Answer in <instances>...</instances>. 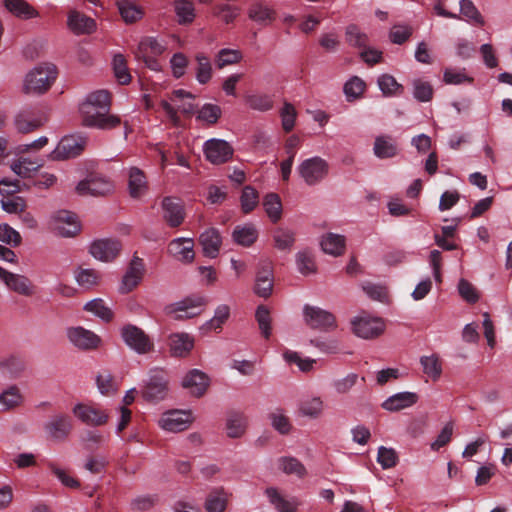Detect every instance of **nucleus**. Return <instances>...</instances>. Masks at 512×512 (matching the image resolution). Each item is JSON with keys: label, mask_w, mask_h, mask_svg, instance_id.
<instances>
[{"label": "nucleus", "mask_w": 512, "mask_h": 512, "mask_svg": "<svg viewBox=\"0 0 512 512\" xmlns=\"http://www.w3.org/2000/svg\"><path fill=\"white\" fill-rule=\"evenodd\" d=\"M243 58L239 49L223 48L216 55L215 62L218 68L239 63Z\"/></svg>", "instance_id": "3c124183"}, {"label": "nucleus", "mask_w": 512, "mask_h": 512, "mask_svg": "<svg viewBox=\"0 0 512 512\" xmlns=\"http://www.w3.org/2000/svg\"><path fill=\"white\" fill-rule=\"evenodd\" d=\"M87 144V138L81 134L64 136L55 149L50 153L51 160H65L74 158L82 153Z\"/></svg>", "instance_id": "0eeeda50"}, {"label": "nucleus", "mask_w": 512, "mask_h": 512, "mask_svg": "<svg viewBox=\"0 0 512 512\" xmlns=\"http://www.w3.org/2000/svg\"><path fill=\"white\" fill-rule=\"evenodd\" d=\"M362 289L370 299L379 301L382 303L388 302V289L386 286L371 283V282H366V283H363Z\"/></svg>", "instance_id": "680f3d73"}, {"label": "nucleus", "mask_w": 512, "mask_h": 512, "mask_svg": "<svg viewBox=\"0 0 512 512\" xmlns=\"http://www.w3.org/2000/svg\"><path fill=\"white\" fill-rule=\"evenodd\" d=\"M232 237L237 244L250 246L256 241L258 231L252 224L238 225L235 227Z\"/></svg>", "instance_id": "a19ab883"}, {"label": "nucleus", "mask_w": 512, "mask_h": 512, "mask_svg": "<svg viewBox=\"0 0 512 512\" xmlns=\"http://www.w3.org/2000/svg\"><path fill=\"white\" fill-rule=\"evenodd\" d=\"M303 319L313 329L329 330L336 327L334 315L317 306L305 305L303 307Z\"/></svg>", "instance_id": "ddd939ff"}, {"label": "nucleus", "mask_w": 512, "mask_h": 512, "mask_svg": "<svg viewBox=\"0 0 512 512\" xmlns=\"http://www.w3.org/2000/svg\"><path fill=\"white\" fill-rule=\"evenodd\" d=\"M170 352L175 357H185L194 347V338L185 332L173 333L169 336Z\"/></svg>", "instance_id": "b1692460"}, {"label": "nucleus", "mask_w": 512, "mask_h": 512, "mask_svg": "<svg viewBox=\"0 0 512 512\" xmlns=\"http://www.w3.org/2000/svg\"><path fill=\"white\" fill-rule=\"evenodd\" d=\"M181 385L191 395L201 397L209 386V378L201 370L192 369L182 378Z\"/></svg>", "instance_id": "aec40b11"}, {"label": "nucleus", "mask_w": 512, "mask_h": 512, "mask_svg": "<svg viewBox=\"0 0 512 512\" xmlns=\"http://www.w3.org/2000/svg\"><path fill=\"white\" fill-rule=\"evenodd\" d=\"M193 95L183 89H178L173 91L172 96L170 98L171 103L167 100H162L160 105L162 109L165 111L169 120L178 125L179 118L177 115V110H180L182 113L191 114L194 112V104L191 102L193 99Z\"/></svg>", "instance_id": "39448f33"}, {"label": "nucleus", "mask_w": 512, "mask_h": 512, "mask_svg": "<svg viewBox=\"0 0 512 512\" xmlns=\"http://www.w3.org/2000/svg\"><path fill=\"white\" fill-rule=\"evenodd\" d=\"M297 171L303 181L312 186L318 184L327 176L329 165L325 159L314 156L302 161L297 167Z\"/></svg>", "instance_id": "6e6552de"}, {"label": "nucleus", "mask_w": 512, "mask_h": 512, "mask_svg": "<svg viewBox=\"0 0 512 512\" xmlns=\"http://www.w3.org/2000/svg\"><path fill=\"white\" fill-rule=\"evenodd\" d=\"M230 316V308L226 304L218 305L214 311L213 317L205 322L201 327L204 331H215L221 330L223 324L228 320Z\"/></svg>", "instance_id": "58836bf2"}, {"label": "nucleus", "mask_w": 512, "mask_h": 512, "mask_svg": "<svg viewBox=\"0 0 512 512\" xmlns=\"http://www.w3.org/2000/svg\"><path fill=\"white\" fill-rule=\"evenodd\" d=\"M273 290V272L270 264H264L257 272L254 292L263 298L271 295Z\"/></svg>", "instance_id": "cd10ccee"}, {"label": "nucleus", "mask_w": 512, "mask_h": 512, "mask_svg": "<svg viewBox=\"0 0 512 512\" xmlns=\"http://www.w3.org/2000/svg\"><path fill=\"white\" fill-rule=\"evenodd\" d=\"M377 462L382 469H390L396 466L398 462V455L393 448L380 446L377 453Z\"/></svg>", "instance_id": "e2e57ef3"}, {"label": "nucleus", "mask_w": 512, "mask_h": 512, "mask_svg": "<svg viewBox=\"0 0 512 512\" xmlns=\"http://www.w3.org/2000/svg\"><path fill=\"white\" fill-rule=\"evenodd\" d=\"M269 418H270L272 427L280 434H288L291 431V429H292L291 422H290L288 416H286L283 413V411L277 410V411L271 413Z\"/></svg>", "instance_id": "774afa93"}, {"label": "nucleus", "mask_w": 512, "mask_h": 512, "mask_svg": "<svg viewBox=\"0 0 512 512\" xmlns=\"http://www.w3.org/2000/svg\"><path fill=\"white\" fill-rule=\"evenodd\" d=\"M377 84L384 96L391 97L395 96L403 90L401 84L389 74H382L378 77Z\"/></svg>", "instance_id": "603ef678"}, {"label": "nucleus", "mask_w": 512, "mask_h": 512, "mask_svg": "<svg viewBox=\"0 0 512 512\" xmlns=\"http://www.w3.org/2000/svg\"><path fill=\"white\" fill-rule=\"evenodd\" d=\"M345 237L336 233H327L322 236L320 241L321 249L324 253L331 256H340L345 250Z\"/></svg>", "instance_id": "f704fd0d"}, {"label": "nucleus", "mask_w": 512, "mask_h": 512, "mask_svg": "<svg viewBox=\"0 0 512 512\" xmlns=\"http://www.w3.org/2000/svg\"><path fill=\"white\" fill-rule=\"evenodd\" d=\"M114 75L120 84H127L131 80L126 60L122 54H115L112 59Z\"/></svg>", "instance_id": "13d9d810"}, {"label": "nucleus", "mask_w": 512, "mask_h": 512, "mask_svg": "<svg viewBox=\"0 0 512 512\" xmlns=\"http://www.w3.org/2000/svg\"><path fill=\"white\" fill-rule=\"evenodd\" d=\"M194 242L191 238H176L169 244L170 253L179 261L191 262L194 259Z\"/></svg>", "instance_id": "bb28decb"}, {"label": "nucleus", "mask_w": 512, "mask_h": 512, "mask_svg": "<svg viewBox=\"0 0 512 512\" xmlns=\"http://www.w3.org/2000/svg\"><path fill=\"white\" fill-rule=\"evenodd\" d=\"M111 97L107 90L88 93L79 104V114L83 126L100 130H110L121 124V118L110 114Z\"/></svg>", "instance_id": "f257e3e1"}, {"label": "nucleus", "mask_w": 512, "mask_h": 512, "mask_svg": "<svg viewBox=\"0 0 512 512\" xmlns=\"http://www.w3.org/2000/svg\"><path fill=\"white\" fill-rule=\"evenodd\" d=\"M255 318L258 323L261 334L265 338H269L272 333L269 310L265 306H258L255 313Z\"/></svg>", "instance_id": "338daca9"}, {"label": "nucleus", "mask_w": 512, "mask_h": 512, "mask_svg": "<svg viewBox=\"0 0 512 512\" xmlns=\"http://www.w3.org/2000/svg\"><path fill=\"white\" fill-rule=\"evenodd\" d=\"M67 25L77 35L89 34L96 29V23L92 18L75 10L68 14Z\"/></svg>", "instance_id": "a878e982"}, {"label": "nucleus", "mask_w": 512, "mask_h": 512, "mask_svg": "<svg viewBox=\"0 0 512 512\" xmlns=\"http://www.w3.org/2000/svg\"><path fill=\"white\" fill-rule=\"evenodd\" d=\"M96 384L102 395H109L117 391V383L108 370H102L96 377Z\"/></svg>", "instance_id": "052dcab7"}, {"label": "nucleus", "mask_w": 512, "mask_h": 512, "mask_svg": "<svg viewBox=\"0 0 512 512\" xmlns=\"http://www.w3.org/2000/svg\"><path fill=\"white\" fill-rule=\"evenodd\" d=\"M418 400L419 396L417 393L403 391L389 396L382 402L381 407L388 412H398L414 406Z\"/></svg>", "instance_id": "4be33fe9"}, {"label": "nucleus", "mask_w": 512, "mask_h": 512, "mask_svg": "<svg viewBox=\"0 0 512 512\" xmlns=\"http://www.w3.org/2000/svg\"><path fill=\"white\" fill-rule=\"evenodd\" d=\"M264 493L277 512H296L300 504L295 496L285 495L276 487H268Z\"/></svg>", "instance_id": "6ab92c4d"}, {"label": "nucleus", "mask_w": 512, "mask_h": 512, "mask_svg": "<svg viewBox=\"0 0 512 512\" xmlns=\"http://www.w3.org/2000/svg\"><path fill=\"white\" fill-rule=\"evenodd\" d=\"M124 343L138 354H146L153 349V342L139 327L128 324L121 328Z\"/></svg>", "instance_id": "9d476101"}, {"label": "nucleus", "mask_w": 512, "mask_h": 512, "mask_svg": "<svg viewBox=\"0 0 512 512\" xmlns=\"http://www.w3.org/2000/svg\"><path fill=\"white\" fill-rule=\"evenodd\" d=\"M121 248L120 241L115 238H100L90 243L89 252L96 260L111 262L118 256Z\"/></svg>", "instance_id": "4468645a"}, {"label": "nucleus", "mask_w": 512, "mask_h": 512, "mask_svg": "<svg viewBox=\"0 0 512 512\" xmlns=\"http://www.w3.org/2000/svg\"><path fill=\"white\" fill-rule=\"evenodd\" d=\"M228 497L223 491H215L208 495L205 500L207 512H224L227 507Z\"/></svg>", "instance_id": "864d4df0"}, {"label": "nucleus", "mask_w": 512, "mask_h": 512, "mask_svg": "<svg viewBox=\"0 0 512 512\" xmlns=\"http://www.w3.org/2000/svg\"><path fill=\"white\" fill-rule=\"evenodd\" d=\"M346 43L354 48H365L369 43V36L355 24H349L345 29Z\"/></svg>", "instance_id": "37998d69"}, {"label": "nucleus", "mask_w": 512, "mask_h": 512, "mask_svg": "<svg viewBox=\"0 0 512 512\" xmlns=\"http://www.w3.org/2000/svg\"><path fill=\"white\" fill-rule=\"evenodd\" d=\"M128 191L132 198H141L148 191L146 176L137 167H130L128 169Z\"/></svg>", "instance_id": "393cba45"}, {"label": "nucleus", "mask_w": 512, "mask_h": 512, "mask_svg": "<svg viewBox=\"0 0 512 512\" xmlns=\"http://www.w3.org/2000/svg\"><path fill=\"white\" fill-rule=\"evenodd\" d=\"M422 372L431 381H438L442 375L443 366L442 361L438 354L432 353L430 355H422L419 358Z\"/></svg>", "instance_id": "7c9ffc66"}, {"label": "nucleus", "mask_w": 512, "mask_h": 512, "mask_svg": "<svg viewBox=\"0 0 512 512\" xmlns=\"http://www.w3.org/2000/svg\"><path fill=\"white\" fill-rule=\"evenodd\" d=\"M203 152L210 163L222 164L232 158L234 150L226 140L211 138L204 142Z\"/></svg>", "instance_id": "f8f14e48"}, {"label": "nucleus", "mask_w": 512, "mask_h": 512, "mask_svg": "<svg viewBox=\"0 0 512 512\" xmlns=\"http://www.w3.org/2000/svg\"><path fill=\"white\" fill-rule=\"evenodd\" d=\"M162 216L171 227L182 224L185 212L180 199L176 197H165L161 202Z\"/></svg>", "instance_id": "412c9836"}, {"label": "nucleus", "mask_w": 512, "mask_h": 512, "mask_svg": "<svg viewBox=\"0 0 512 512\" xmlns=\"http://www.w3.org/2000/svg\"><path fill=\"white\" fill-rule=\"evenodd\" d=\"M352 332L362 339H373L385 330V322L381 317L361 312L351 319Z\"/></svg>", "instance_id": "20e7f679"}, {"label": "nucleus", "mask_w": 512, "mask_h": 512, "mask_svg": "<svg viewBox=\"0 0 512 512\" xmlns=\"http://www.w3.org/2000/svg\"><path fill=\"white\" fill-rule=\"evenodd\" d=\"M373 151L376 157L391 158L397 154V145L390 136H378L375 139Z\"/></svg>", "instance_id": "4c0bfd02"}, {"label": "nucleus", "mask_w": 512, "mask_h": 512, "mask_svg": "<svg viewBox=\"0 0 512 512\" xmlns=\"http://www.w3.org/2000/svg\"><path fill=\"white\" fill-rule=\"evenodd\" d=\"M2 281L10 290L20 295L31 296L34 293V287L26 276L8 272Z\"/></svg>", "instance_id": "c756f323"}, {"label": "nucleus", "mask_w": 512, "mask_h": 512, "mask_svg": "<svg viewBox=\"0 0 512 512\" xmlns=\"http://www.w3.org/2000/svg\"><path fill=\"white\" fill-rule=\"evenodd\" d=\"M298 410L303 417L318 419L324 413L325 403L319 396H310L300 402Z\"/></svg>", "instance_id": "473e14b6"}, {"label": "nucleus", "mask_w": 512, "mask_h": 512, "mask_svg": "<svg viewBox=\"0 0 512 512\" xmlns=\"http://www.w3.org/2000/svg\"><path fill=\"white\" fill-rule=\"evenodd\" d=\"M72 420L66 414L58 413L44 424L46 434L53 440H64L72 431Z\"/></svg>", "instance_id": "a211bd4d"}, {"label": "nucleus", "mask_w": 512, "mask_h": 512, "mask_svg": "<svg viewBox=\"0 0 512 512\" xmlns=\"http://www.w3.org/2000/svg\"><path fill=\"white\" fill-rule=\"evenodd\" d=\"M246 104L253 110L266 112L273 108V98L268 94H251L246 97Z\"/></svg>", "instance_id": "6e6d98bb"}, {"label": "nucleus", "mask_w": 512, "mask_h": 512, "mask_svg": "<svg viewBox=\"0 0 512 512\" xmlns=\"http://www.w3.org/2000/svg\"><path fill=\"white\" fill-rule=\"evenodd\" d=\"M247 419L243 413L231 412L226 419V432L231 438L241 437L246 429Z\"/></svg>", "instance_id": "e433bc0d"}, {"label": "nucleus", "mask_w": 512, "mask_h": 512, "mask_svg": "<svg viewBox=\"0 0 512 512\" xmlns=\"http://www.w3.org/2000/svg\"><path fill=\"white\" fill-rule=\"evenodd\" d=\"M203 253L209 258H215L222 243L220 233L215 228H209L200 235Z\"/></svg>", "instance_id": "c85d7f7f"}, {"label": "nucleus", "mask_w": 512, "mask_h": 512, "mask_svg": "<svg viewBox=\"0 0 512 512\" xmlns=\"http://www.w3.org/2000/svg\"><path fill=\"white\" fill-rule=\"evenodd\" d=\"M443 80L446 84L449 85H461V84H471L473 83V77L466 74V70L456 69V68H447L443 74Z\"/></svg>", "instance_id": "4d7b16f0"}, {"label": "nucleus", "mask_w": 512, "mask_h": 512, "mask_svg": "<svg viewBox=\"0 0 512 512\" xmlns=\"http://www.w3.org/2000/svg\"><path fill=\"white\" fill-rule=\"evenodd\" d=\"M174 10L179 24H190L195 19V8L193 2L189 0H176Z\"/></svg>", "instance_id": "a18cd8bd"}, {"label": "nucleus", "mask_w": 512, "mask_h": 512, "mask_svg": "<svg viewBox=\"0 0 512 512\" xmlns=\"http://www.w3.org/2000/svg\"><path fill=\"white\" fill-rule=\"evenodd\" d=\"M144 273V265L141 259L134 258L124 274L119 291L122 294L132 291L142 280Z\"/></svg>", "instance_id": "5701e85b"}, {"label": "nucleus", "mask_w": 512, "mask_h": 512, "mask_svg": "<svg viewBox=\"0 0 512 512\" xmlns=\"http://www.w3.org/2000/svg\"><path fill=\"white\" fill-rule=\"evenodd\" d=\"M72 413L78 420L89 426L104 425L109 419L105 411L84 403L74 405Z\"/></svg>", "instance_id": "f3484780"}, {"label": "nucleus", "mask_w": 512, "mask_h": 512, "mask_svg": "<svg viewBox=\"0 0 512 512\" xmlns=\"http://www.w3.org/2000/svg\"><path fill=\"white\" fill-rule=\"evenodd\" d=\"M83 309L105 323L111 322L114 318L112 308L102 298H94L88 301L83 306Z\"/></svg>", "instance_id": "72a5a7b5"}, {"label": "nucleus", "mask_w": 512, "mask_h": 512, "mask_svg": "<svg viewBox=\"0 0 512 512\" xmlns=\"http://www.w3.org/2000/svg\"><path fill=\"white\" fill-rule=\"evenodd\" d=\"M204 303L201 296L188 297L167 306L166 313L174 315L175 319L191 318L201 312Z\"/></svg>", "instance_id": "2eb2a0df"}, {"label": "nucleus", "mask_w": 512, "mask_h": 512, "mask_svg": "<svg viewBox=\"0 0 512 512\" xmlns=\"http://www.w3.org/2000/svg\"><path fill=\"white\" fill-rule=\"evenodd\" d=\"M23 397L18 387L10 386L0 394V410H10L22 403Z\"/></svg>", "instance_id": "09e8293b"}, {"label": "nucleus", "mask_w": 512, "mask_h": 512, "mask_svg": "<svg viewBox=\"0 0 512 512\" xmlns=\"http://www.w3.org/2000/svg\"><path fill=\"white\" fill-rule=\"evenodd\" d=\"M43 165L40 159L21 157L11 164V170L21 178H30Z\"/></svg>", "instance_id": "c9c22d12"}, {"label": "nucleus", "mask_w": 512, "mask_h": 512, "mask_svg": "<svg viewBox=\"0 0 512 512\" xmlns=\"http://www.w3.org/2000/svg\"><path fill=\"white\" fill-rule=\"evenodd\" d=\"M273 239L275 246L280 250H289L295 241L293 231L285 228L276 229L273 234Z\"/></svg>", "instance_id": "0e129e2a"}, {"label": "nucleus", "mask_w": 512, "mask_h": 512, "mask_svg": "<svg viewBox=\"0 0 512 512\" xmlns=\"http://www.w3.org/2000/svg\"><path fill=\"white\" fill-rule=\"evenodd\" d=\"M57 78L56 66L51 63H41L29 70L23 79V91L28 95L46 93Z\"/></svg>", "instance_id": "f03ea898"}, {"label": "nucleus", "mask_w": 512, "mask_h": 512, "mask_svg": "<svg viewBox=\"0 0 512 512\" xmlns=\"http://www.w3.org/2000/svg\"><path fill=\"white\" fill-rule=\"evenodd\" d=\"M248 17L252 21L266 26L275 20L276 12L272 7L263 2H255L248 9Z\"/></svg>", "instance_id": "2f4dec72"}, {"label": "nucleus", "mask_w": 512, "mask_h": 512, "mask_svg": "<svg viewBox=\"0 0 512 512\" xmlns=\"http://www.w3.org/2000/svg\"><path fill=\"white\" fill-rule=\"evenodd\" d=\"M5 7L9 12L23 19H30L38 16V12L25 0H5Z\"/></svg>", "instance_id": "c03bdc74"}, {"label": "nucleus", "mask_w": 512, "mask_h": 512, "mask_svg": "<svg viewBox=\"0 0 512 512\" xmlns=\"http://www.w3.org/2000/svg\"><path fill=\"white\" fill-rule=\"evenodd\" d=\"M296 265L302 275H310L316 270L313 255L308 250H302L296 254Z\"/></svg>", "instance_id": "bf43d9fd"}, {"label": "nucleus", "mask_w": 512, "mask_h": 512, "mask_svg": "<svg viewBox=\"0 0 512 512\" xmlns=\"http://www.w3.org/2000/svg\"><path fill=\"white\" fill-rule=\"evenodd\" d=\"M460 15L471 25L483 26L485 24L484 17L471 0H460Z\"/></svg>", "instance_id": "79ce46f5"}, {"label": "nucleus", "mask_w": 512, "mask_h": 512, "mask_svg": "<svg viewBox=\"0 0 512 512\" xmlns=\"http://www.w3.org/2000/svg\"><path fill=\"white\" fill-rule=\"evenodd\" d=\"M277 468L285 474H294L298 477H303L306 472L302 463L293 457H280L277 460Z\"/></svg>", "instance_id": "8fccbe9b"}, {"label": "nucleus", "mask_w": 512, "mask_h": 512, "mask_svg": "<svg viewBox=\"0 0 512 512\" xmlns=\"http://www.w3.org/2000/svg\"><path fill=\"white\" fill-rule=\"evenodd\" d=\"M365 90V82L357 77H351L344 85V93L348 100L359 98Z\"/></svg>", "instance_id": "69168bd1"}, {"label": "nucleus", "mask_w": 512, "mask_h": 512, "mask_svg": "<svg viewBox=\"0 0 512 512\" xmlns=\"http://www.w3.org/2000/svg\"><path fill=\"white\" fill-rule=\"evenodd\" d=\"M194 421L191 409H170L160 414L157 425L165 433L176 434L188 430Z\"/></svg>", "instance_id": "7ed1b4c3"}, {"label": "nucleus", "mask_w": 512, "mask_h": 512, "mask_svg": "<svg viewBox=\"0 0 512 512\" xmlns=\"http://www.w3.org/2000/svg\"><path fill=\"white\" fill-rule=\"evenodd\" d=\"M166 50V45L154 37H144L138 45L137 55L160 56Z\"/></svg>", "instance_id": "49530a36"}, {"label": "nucleus", "mask_w": 512, "mask_h": 512, "mask_svg": "<svg viewBox=\"0 0 512 512\" xmlns=\"http://www.w3.org/2000/svg\"><path fill=\"white\" fill-rule=\"evenodd\" d=\"M48 227L55 235L63 238L73 237L80 231L78 218L74 213L66 210L52 214L48 221Z\"/></svg>", "instance_id": "423d86ee"}, {"label": "nucleus", "mask_w": 512, "mask_h": 512, "mask_svg": "<svg viewBox=\"0 0 512 512\" xmlns=\"http://www.w3.org/2000/svg\"><path fill=\"white\" fill-rule=\"evenodd\" d=\"M196 68L195 78L199 84H206L212 77V64L207 55L204 53H197L195 55Z\"/></svg>", "instance_id": "ea45409f"}, {"label": "nucleus", "mask_w": 512, "mask_h": 512, "mask_svg": "<svg viewBox=\"0 0 512 512\" xmlns=\"http://www.w3.org/2000/svg\"><path fill=\"white\" fill-rule=\"evenodd\" d=\"M263 206L268 217L273 222H276L280 219L282 214V204L280 197L277 194L271 193L266 195L263 200Z\"/></svg>", "instance_id": "5fc2aeb1"}, {"label": "nucleus", "mask_w": 512, "mask_h": 512, "mask_svg": "<svg viewBox=\"0 0 512 512\" xmlns=\"http://www.w3.org/2000/svg\"><path fill=\"white\" fill-rule=\"evenodd\" d=\"M66 336L74 347L83 351L95 350L102 343L100 336L82 326L67 328Z\"/></svg>", "instance_id": "9b49d317"}, {"label": "nucleus", "mask_w": 512, "mask_h": 512, "mask_svg": "<svg viewBox=\"0 0 512 512\" xmlns=\"http://www.w3.org/2000/svg\"><path fill=\"white\" fill-rule=\"evenodd\" d=\"M113 183L104 176L91 175L80 181L76 186V190L81 195L100 196L112 192Z\"/></svg>", "instance_id": "dca6fc26"}, {"label": "nucleus", "mask_w": 512, "mask_h": 512, "mask_svg": "<svg viewBox=\"0 0 512 512\" xmlns=\"http://www.w3.org/2000/svg\"><path fill=\"white\" fill-rule=\"evenodd\" d=\"M117 7L122 19L126 23H133L140 20L143 16L141 8L130 0H118Z\"/></svg>", "instance_id": "de8ad7c7"}, {"label": "nucleus", "mask_w": 512, "mask_h": 512, "mask_svg": "<svg viewBox=\"0 0 512 512\" xmlns=\"http://www.w3.org/2000/svg\"><path fill=\"white\" fill-rule=\"evenodd\" d=\"M167 392V380L164 372L159 369L151 370L141 389L143 398L148 401L159 402L165 399Z\"/></svg>", "instance_id": "1a4fd4ad"}]
</instances>
